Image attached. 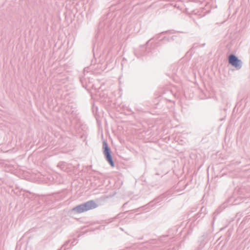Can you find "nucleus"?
<instances>
[{
    "instance_id": "obj_1",
    "label": "nucleus",
    "mask_w": 250,
    "mask_h": 250,
    "mask_svg": "<svg viewBox=\"0 0 250 250\" xmlns=\"http://www.w3.org/2000/svg\"><path fill=\"white\" fill-rule=\"evenodd\" d=\"M104 153L106 158L107 161L109 163L111 167L114 166V163L112 159L111 155H110V149L108 148L107 144L105 142L104 143Z\"/></svg>"
},
{
    "instance_id": "obj_2",
    "label": "nucleus",
    "mask_w": 250,
    "mask_h": 250,
    "mask_svg": "<svg viewBox=\"0 0 250 250\" xmlns=\"http://www.w3.org/2000/svg\"><path fill=\"white\" fill-rule=\"evenodd\" d=\"M229 62L230 64L236 68L240 67L241 61L233 55H231L229 56Z\"/></svg>"
},
{
    "instance_id": "obj_3",
    "label": "nucleus",
    "mask_w": 250,
    "mask_h": 250,
    "mask_svg": "<svg viewBox=\"0 0 250 250\" xmlns=\"http://www.w3.org/2000/svg\"><path fill=\"white\" fill-rule=\"evenodd\" d=\"M85 210L88 211L96 208L97 207V204L94 201L91 200L83 204Z\"/></svg>"
},
{
    "instance_id": "obj_4",
    "label": "nucleus",
    "mask_w": 250,
    "mask_h": 250,
    "mask_svg": "<svg viewBox=\"0 0 250 250\" xmlns=\"http://www.w3.org/2000/svg\"><path fill=\"white\" fill-rule=\"evenodd\" d=\"M73 210L75 211L76 213H81L86 211L84 208L83 204L80 205L73 208Z\"/></svg>"
}]
</instances>
